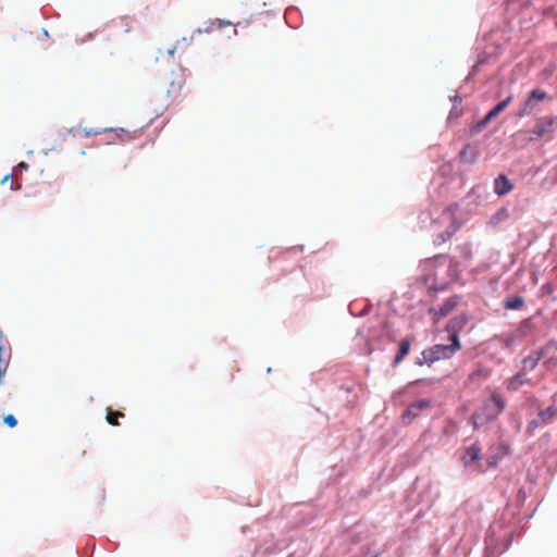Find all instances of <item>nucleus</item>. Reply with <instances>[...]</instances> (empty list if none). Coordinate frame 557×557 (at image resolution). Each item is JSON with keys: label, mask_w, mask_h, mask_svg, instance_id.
Instances as JSON below:
<instances>
[{"label": "nucleus", "mask_w": 557, "mask_h": 557, "mask_svg": "<svg viewBox=\"0 0 557 557\" xmlns=\"http://www.w3.org/2000/svg\"><path fill=\"white\" fill-rule=\"evenodd\" d=\"M506 408V401L497 393H493L482 407L471 416V423L475 430L496 419Z\"/></svg>", "instance_id": "f257e3e1"}, {"label": "nucleus", "mask_w": 557, "mask_h": 557, "mask_svg": "<svg viewBox=\"0 0 557 557\" xmlns=\"http://www.w3.org/2000/svg\"><path fill=\"white\" fill-rule=\"evenodd\" d=\"M555 117L550 115L542 116L537 120L534 126L529 131H519L517 136L521 138L524 144H530L540 139L550 141L554 138Z\"/></svg>", "instance_id": "f03ea898"}, {"label": "nucleus", "mask_w": 557, "mask_h": 557, "mask_svg": "<svg viewBox=\"0 0 557 557\" xmlns=\"http://www.w3.org/2000/svg\"><path fill=\"white\" fill-rule=\"evenodd\" d=\"M556 351L557 344L555 342H548L540 349L531 351V354L522 360V367L520 371H524V373L527 374L529 371L534 370L539 364L540 360L543 358H547V360L544 362V366L549 364L550 362H553L554 354Z\"/></svg>", "instance_id": "7ed1b4c3"}, {"label": "nucleus", "mask_w": 557, "mask_h": 557, "mask_svg": "<svg viewBox=\"0 0 557 557\" xmlns=\"http://www.w3.org/2000/svg\"><path fill=\"white\" fill-rule=\"evenodd\" d=\"M461 349L459 337L453 338L449 345H434L426 349L429 361L436 362L443 359L451 358L458 350Z\"/></svg>", "instance_id": "20e7f679"}, {"label": "nucleus", "mask_w": 557, "mask_h": 557, "mask_svg": "<svg viewBox=\"0 0 557 557\" xmlns=\"http://www.w3.org/2000/svg\"><path fill=\"white\" fill-rule=\"evenodd\" d=\"M550 101L552 97L543 89L535 88L530 91L529 96L527 97L522 108L518 112L519 117H523L525 115H529L533 112V110L536 108V104L541 101Z\"/></svg>", "instance_id": "39448f33"}, {"label": "nucleus", "mask_w": 557, "mask_h": 557, "mask_svg": "<svg viewBox=\"0 0 557 557\" xmlns=\"http://www.w3.org/2000/svg\"><path fill=\"white\" fill-rule=\"evenodd\" d=\"M557 416V409L554 406H549L546 409L539 412L537 417L529 422L528 430L533 433L537 428L544 426L552 422Z\"/></svg>", "instance_id": "423d86ee"}, {"label": "nucleus", "mask_w": 557, "mask_h": 557, "mask_svg": "<svg viewBox=\"0 0 557 557\" xmlns=\"http://www.w3.org/2000/svg\"><path fill=\"white\" fill-rule=\"evenodd\" d=\"M460 297L459 296H451L447 298L438 309L432 308L430 309V314L433 317L434 322H438L440 319L448 315L459 304Z\"/></svg>", "instance_id": "0eeeda50"}, {"label": "nucleus", "mask_w": 557, "mask_h": 557, "mask_svg": "<svg viewBox=\"0 0 557 557\" xmlns=\"http://www.w3.org/2000/svg\"><path fill=\"white\" fill-rule=\"evenodd\" d=\"M469 319L466 313H461L457 317H454L446 324V331L450 334L449 341H453L454 336L459 337L458 334L465 329Z\"/></svg>", "instance_id": "6e6552de"}, {"label": "nucleus", "mask_w": 557, "mask_h": 557, "mask_svg": "<svg viewBox=\"0 0 557 557\" xmlns=\"http://www.w3.org/2000/svg\"><path fill=\"white\" fill-rule=\"evenodd\" d=\"M431 407V401L429 399H420L406 409L403 413V419L411 422L414 418H417L421 411L426 410Z\"/></svg>", "instance_id": "1a4fd4ad"}, {"label": "nucleus", "mask_w": 557, "mask_h": 557, "mask_svg": "<svg viewBox=\"0 0 557 557\" xmlns=\"http://www.w3.org/2000/svg\"><path fill=\"white\" fill-rule=\"evenodd\" d=\"M530 380L527 377V374L524 371H519L517 374H515L512 377H510L507 381V391L509 392H516L518 391L522 385L528 384Z\"/></svg>", "instance_id": "9d476101"}, {"label": "nucleus", "mask_w": 557, "mask_h": 557, "mask_svg": "<svg viewBox=\"0 0 557 557\" xmlns=\"http://www.w3.org/2000/svg\"><path fill=\"white\" fill-rule=\"evenodd\" d=\"M513 185L510 183L506 175L502 174L495 180L494 191L498 196H504L508 194L509 191H511Z\"/></svg>", "instance_id": "9b49d317"}, {"label": "nucleus", "mask_w": 557, "mask_h": 557, "mask_svg": "<svg viewBox=\"0 0 557 557\" xmlns=\"http://www.w3.org/2000/svg\"><path fill=\"white\" fill-rule=\"evenodd\" d=\"M481 446L478 443L472 444L467 448L466 455L462 458L463 463L469 465L479 461L481 459Z\"/></svg>", "instance_id": "f8f14e48"}, {"label": "nucleus", "mask_w": 557, "mask_h": 557, "mask_svg": "<svg viewBox=\"0 0 557 557\" xmlns=\"http://www.w3.org/2000/svg\"><path fill=\"white\" fill-rule=\"evenodd\" d=\"M411 341L406 338L400 342L399 349L393 360V366L399 364L410 351Z\"/></svg>", "instance_id": "ddd939ff"}, {"label": "nucleus", "mask_w": 557, "mask_h": 557, "mask_svg": "<svg viewBox=\"0 0 557 557\" xmlns=\"http://www.w3.org/2000/svg\"><path fill=\"white\" fill-rule=\"evenodd\" d=\"M523 305L524 299L521 296L507 297L504 301V308L507 310H519Z\"/></svg>", "instance_id": "4468645a"}, {"label": "nucleus", "mask_w": 557, "mask_h": 557, "mask_svg": "<svg viewBox=\"0 0 557 557\" xmlns=\"http://www.w3.org/2000/svg\"><path fill=\"white\" fill-rule=\"evenodd\" d=\"M476 150L470 145L465 146L459 153L460 160L468 163H473L476 160Z\"/></svg>", "instance_id": "2eb2a0df"}, {"label": "nucleus", "mask_w": 557, "mask_h": 557, "mask_svg": "<svg viewBox=\"0 0 557 557\" xmlns=\"http://www.w3.org/2000/svg\"><path fill=\"white\" fill-rule=\"evenodd\" d=\"M512 95H509L506 99L498 102L487 114L488 117L495 119L499 113H502L512 101Z\"/></svg>", "instance_id": "dca6fc26"}, {"label": "nucleus", "mask_w": 557, "mask_h": 557, "mask_svg": "<svg viewBox=\"0 0 557 557\" xmlns=\"http://www.w3.org/2000/svg\"><path fill=\"white\" fill-rule=\"evenodd\" d=\"M182 85L183 83L181 79H173L170 84V88L168 89V95L174 98L177 97L181 94Z\"/></svg>", "instance_id": "f3484780"}, {"label": "nucleus", "mask_w": 557, "mask_h": 557, "mask_svg": "<svg viewBox=\"0 0 557 557\" xmlns=\"http://www.w3.org/2000/svg\"><path fill=\"white\" fill-rule=\"evenodd\" d=\"M124 417V413L121 412V411H112V410H108V413H107V422L111 425H119V421L117 419L119 418H123Z\"/></svg>", "instance_id": "a211bd4d"}, {"label": "nucleus", "mask_w": 557, "mask_h": 557, "mask_svg": "<svg viewBox=\"0 0 557 557\" xmlns=\"http://www.w3.org/2000/svg\"><path fill=\"white\" fill-rule=\"evenodd\" d=\"M428 359H429V357L426 356V349H424V350L421 352V357H418V358H417V360H416V364H417V366H420V367H422V366H424V364H428V366L430 367L431 364H433V363H434V362L429 361Z\"/></svg>", "instance_id": "6ab92c4d"}, {"label": "nucleus", "mask_w": 557, "mask_h": 557, "mask_svg": "<svg viewBox=\"0 0 557 557\" xmlns=\"http://www.w3.org/2000/svg\"><path fill=\"white\" fill-rule=\"evenodd\" d=\"M492 117H488V114H486L474 127L475 132H481L488 123L492 121Z\"/></svg>", "instance_id": "aec40b11"}, {"label": "nucleus", "mask_w": 557, "mask_h": 557, "mask_svg": "<svg viewBox=\"0 0 557 557\" xmlns=\"http://www.w3.org/2000/svg\"><path fill=\"white\" fill-rule=\"evenodd\" d=\"M223 25H224V24H223V22H222V21L211 22V23L209 24V26H208V27H206L205 32L210 33V32H212V30H214V29H221V28L223 27Z\"/></svg>", "instance_id": "412c9836"}, {"label": "nucleus", "mask_w": 557, "mask_h": 557, "mask_svg": "<svg viewBox=\"0 0 557 557\" xmlns=\"http://www.w3.org/2000/svg\"><path fill=\"white\" fill-rule=\"evenodd\" d=\"M83 133H84V136L91 137V136L100 135L102 133V131L98 129V128H84Z\"/></svg>", "instance_id": "4be33fe9"}, {"label": "nucleus", "mask_w": 557, "mask_h": 557, "mask_svg": "<svg viewBox=\"0 0 557 557\" xmlns=\"http://www.w3.org/2000/svg\"><path fill=\"white\" fill-rule=\"evenodd\" d=\"M3 421L10 428H14L17 424V420L15 419V417L13 414L5 416Z\"/></svg>", "instance_id": "5701e85b"}, {"label": "nucleus", "mask_w": 557, "mask_h": 557, "mask_svg": "<svg viewBox=\"0 0 557 557\" xmlns=\"http://www.w3.org/2000/svg\"><path fill=\"white\" fill-rule=\"evenodd\" d=\"M542 289H543V292H545V293H547V294L552 293V292H553L552 284H550V283H546V284H544V285H543V287H542Z\"/></svg>", "instance_id": "b1692460"}, {"label": "nucleus", "mask_w": 557, "mask_h": 557, "mask_svg": "<svg viewBox=\"0 0 557 557\" xmlns=\"http://www.w3.org/2000/svg\"><path fill=\"white\" fill-rule=\"evenodd\" d=\"M10 180L12 181L13 180V175L12 174H9V175H5L2 180V184L4 183H10Z\"/></svg>", "instance_id": "393cba45"}, {"label": "nucleus", "mask_w": 557, "mask_h": 557, "mask_svg": "<svg viewBox=\"0 0 557 557\" xmlns=\"http://www.w3.org/2000/svg\"><path fill=\"white\" fill-rule=\"evenodd\" d=\"M10 180L12 181L13 180V175L12 174H9V175H5L2 180V184L4 183H10Z\"/></svg>", "instance_id": "a878e982"}, {"label": "nucleus", "mask_w": 557, "mask_h": 557, "mask_svg": "<svg viewBox=\"0 0 557 557\" xmlns=\"http://www.w3.org/2000/svg\"><path fill=\"white\" fill-rule=\"evenodd\" d=\"M176 49H177L176 47H173V48L168 49V51H166V52H168V54H169L170 57H172V55H174V53H175Z\"/></svg>", "instance_id": "bb28decb"}, {"label": "nucleus", "mask_w": 557, "mask_h": 557, "mask_svg": "<svg viewBox=\"0 0 557 557\" xmlns=\"http://www.w3.org/2000/svg\"><path fill=\"white\" fill-rule=\"evenodd\" d=\"M18 168L27 169V168H28V165H27V163H25V162H21V163H18Z\"/></svg>", "instance_id": "cd10ccee"}, {"label": "nucleus", "mask_w": 557, "mask_h": 557, "mask_svg": "<svg viewBox=\"0 0 557 557\" xmlns=\"http://www.w3.org/2000/svg\"><path fill=\"white\" fill-rule=\"evenodd\" d=\"M380 323L382 324L383 327H385L387 325L386 321H384V320H381Z\"/></svg>", "instance_id": "c85d7f7f"}, {"label": "nucleus", "mask_w": 557, "mask_h": 557, "mask_svg": "<svg viewBox=\"0 0 557 557\" xmlns=\"http://www.w3.org/2000/svg\"><path fill=\"white\" fill-rule=\"evenodd\" d=\"M496 463H497L496 461H492V460L488 461V465L492 467L496 466Z\"/></svg>", "instance_id": "c756f323"}]
</instances>
